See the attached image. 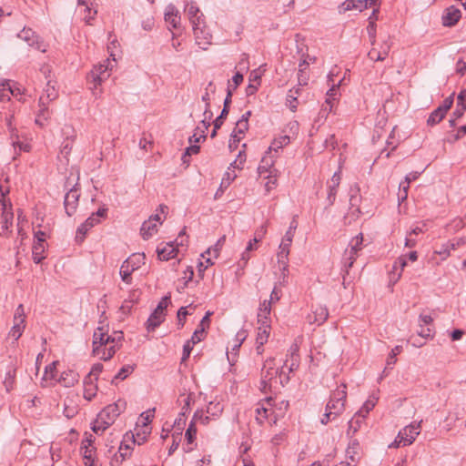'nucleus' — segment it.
<instances>
[{"label":"nucleus","instance_id":"64","mask_svg":"<svg viewBox=\"0 0 466 466\" xmlns=\"http://www.w3.org/2000/svg\"><path fill=\"white\" fill-rule=\"evenodd\" d=\"M457 106L466 108V89L461 90L457 96Z\"/></svg>","mask_w":466,"mask_h":466},{"label":"nucleus","instance_id":"2","mask_svg":"<svg viewBox=\"0 0 466 466\" xmlns=\"http://www.w3.org/2000/svg\"><path fill=\"white\" fill-rule=\"evenodd\" d=\"M280 376V371L276 366L275 359L269 358L265 360L261 370L260 390L267 393L271 390L273 381L277 383V376Z\"/></svg>","mask_w":466,"mask_h":466},{"label":"nucleus","instance_id":"53","mask_svg":"<svg viewBox=\"0 0 466 466\" xmlns=\"http://www.w3.org/2000/svg\"><path fill=\"white\" fill-rule=\"evenodd\" d=\"M228 109L223 108L220 115L214 120L213 125L215 126V129H219L224 123V120L227 118L228 115Z\"/></svg>","mask_w":466,"mask_h":466},{"label":"nucleus","instance_id":"61","mask_svg":"<svg viewBox=\"0 0 466 466\" xmlns=\"http://www.w3.org/2000/svg\"><path fill=\"white\" fill-rule=\"evenodd\" d=\"M191 344H192V342H190L188 340L184 344L183 354H182V358H181L182 362L186 361L189 358L190 353L193 349Z\"/></svg>","mask_w":466,"mask_h":466},{"label":"nucleus","instance_id":"32","mask_svg":"<svg viewBox=\"0 0 466 466\" xmlns=\"http://www.w3.org/2000/svg\"><path fill=\"white\" fill-rule=\"evenodd\" d=\"M363 235L362 233L358 234L350 242V249H346V252L359 256V252L362 249Z\"/></svg>","mask_w":466,"mask_h":466},{"label":"nucleus","instance_id":"54","mask_svg":"<svg viewBox=\"0 0 466 466\" xmlns=\"http://www.w3.org/2000/svg\"><path fill=\"white\" fill-rule=\"evenodd\" d=\"M453 104V95H451L450 96L446 97L441 105H440L437 108L441 109V112H443L445 115L448 112V110L451 107Z\"/></svg>","mask_w":466,"mask_h":466},{"label":"nucleus","instance_id":"48","mask_svg":"<svg viewBox=\"0 0 466 466\" xmlns=\"http://www.w3.org/2000/svg\"><path fill=\"white\" fill-rule=\"evenodd\" d=\"M357 258L358 257H356V255L350 254L346 251L344 252L343 266H344V270H345L346 274H349V269L350 268H352Z\"/></svg>","mask_w":466,"mask_h":466},{"label":"nucleus","instance_id":"14","mask_svg":"<svg viewBox=\"0 0 466 466\" xmlns=\"http://www.w3.org/2000/svg\"><path fill=\"white\" fill-rule=\"evenodd\" d=\"M63 134L66 136V138L62 143L60 153L64 156V157L67 158L72 151L73 143L76 134L71 126H65L63 128Z\"/></svg>","mask_w":466,"mask_h":466},{"label":"nucleus","instance_id":"63","mask_svg":"<svg viewBox=\"0 0 466 466\" xmlns=\"http://www.w3.org/2000/svg\"><path fill=\"white\" fill-rule=\"evenodd\" d=\"M85 12L86 15H85L84 19L87 25H91V21L95 18L97 11L92 10L87 5H86Z\"/></svg>","mask_w":466,"mask_h":466},{"label":"nucleus","instance_id":"58","mask_svg":"<svg viewBox=\"0 0 466 466\" xmlns=\"http://www.w3.org/2000/svg\"><path fill=\"white\" fill-rule=\"evenodd\" d=\"M337 190H338V187H332L331 186H328V197H327L328 207H330L334 204L335 199H336Z\"/></svg>","mask_w":466,"mask_h":466},{"label":"nucleus","instance_id":"55","mask_svg":"<svg viewBox=\"0 0 466 466\" xmlns=\"http://www.w3.org/2000/svg\"><path fill=\"white\" fill-rule=\"evenodd\" d=\"M205 330L204 329H200L199 327L194 331L191 339L188 340L192 342V344H196L201 341L204 339Z\"/></svg>","mask_w":466,"mask_h":466},{"label":"nucleus","instance_id":"36","mask_svg":"<svg viewBox=\"0 0 466 466\" xmlns=\"http://www.w3.org/2000/svg\"><path fill=\"white\" fill-rule=\"evenodd\" d=\"M309 67V63L306 60H303L299 65V72H298V81L299 86H306L308 84L309 76L306 73V70Z\"/></svg>","mask_w":466,"mask_h":466},{"label":"nucleus","instance_id":"25","mask_svg":"<svg viewBox=\"0 0 466 466\" xmlns=\"http://www.w3.org/2000/svg\"><path fill=\"white\" fill-rule=\"evenodd\" d=\"M157 252L160 260H168L177 255V248L173 242H170L163 248L157 247Z\"/></svg>","mask_w":466,"mask_h":466},{"label":"nucleus","instance_id":"52","mask_svg":"<svg viewBox=\"0 0 466 466\" xmlns=\"http://www.w3.org/2000/svg\"><path fill=\"white\" fill-rule=\"evenodd\" d=\"M3 91H8L12 96H18L22 94L21 89L15 85L11 86L9 81L5 80L2 83Z\"/></svg>","mask_w":466,"mask_h":466},{"label":"nucleus","instance_id":"17","mask_svg":"<svg viewBox=\"0 0 466 466\" xmlns=\"http://www.w3.org/2000/svg\"><path fill=\"white\" fill-rule=\"evenodd\" d=\"M38 106L39 110L36 114L35 122L39 127H44L48 122V120L51 118L52 112L47 107L44 96H40Z\"/></svg>","mask_w":466,"mask_h":466},{"label":"nucleus","instance_id":"7","mask_svg":"<svg viewBox=\"0 0 466 466\" xmlns=\"http://www.w3.org/2000/svg\"><path fill=\"white\" fill-rule=\"evenodd\" d=\"M297 227L298 223L295 219H293L279 247V252L277 254L278 263L280 265H284V267L287 266V258L289 255V248L291 246L294 238V232Z\"/></svg>","mask_w":466,"mask_h":466},{"label":"nucleus","instance_id":"40","mask_svg":"<svg viewBox=\"0 0 466 466\" xmlns=\"http://www.w3.org/2000/svg\"><path fill=\"white\" fill-rule=\"evenodd\" d=\"M378 398H375L373 400H368L361 409L355 414V417H362L365 418L366 414H368L376 405V400Z\"/></svg>","mask_w":466,"mask_h":466},{"label":"nucleus","instance_id":"50","mask_svg":"<svg viewBox=\"0 0 466 466\" xmlns=\"http://www.w3.org/2000/svg\"><path fill=\"white\" fill-rule=\"evenodd\" d=\"M367 32L370 37V42L372 46L376 43V24L371 17H369V25L367 26Z\"/></svg>","mask_w":466,"mask_h":466},{"label":"nucleus","instance_id":"21","mask_svg":"<svg viewBox=\"0 0 466 466\" xmlns=\"http://www.w3.org/2000/svg\"><path fill=\"white\" fill-rule=\"evenodd\" d=\"M198 419L201 420L203 421V423L208 422V416L203 418V415L199 414L198 411L195 412L193 419H192L190 424L188 425V428L187 429L186 434H185L186 439L188 443H192L194 441V440L196 439L197 428H196L195 423Z\"/></svg>","mask_w":466,"mask_h":466},{"label":"nucleus","instance_id":"18","mask_svg":"<svg viewBox=\"0 0 466 466\" xmlns=\"http://www.w3.org/2000/svg\"><path fill=\"white\" fill-rule=\"evenodd\" d=\"M368 8V0H346L339 7V14L347 11L357 10L361 12Z\"/></svg>","mask_w":466,"mask_h":466},{"label":"nucleus","instance_id":"59","mask_svg":"<svg viewBox=\"0 0 466 466\" xmlns=\"http://www.w3.org/2000/svg\"><path fill=\"white\" fill-rule=\"evenodd\" d=\"M103 370V365L101 363H96L93 365L90 372L86 376H91V379L94 380H97L98 375Z\"/></svg>","mask_w":466,"mask_h":466},{"label":"nucleus","instance_id":"60","mask_svg":"<svg viewBox=\"0 0 466 466\" xmlns=\"http://www.w3.org/2000/svg\"><path fill=\"white\" fill-rule=\"evenodd\" d=\"M155 409L148 410L146 412H143L140 417L143 420L142 423L145 427H147V425L150 423L152 418L154 417Z\"/></svg>","mask_w":466,"mask_h":466},{"label":"nucleus","instance_id":"4","mask_svg":"<svg viewBox=\"0 0 466 466\" xmlns=\"http://www.w3.org/2000/svg\"><path fill=\"white\" fill-rule=\"evenodd\" d=\"M169 303V295L164 296L161 299L157 308L150 314L149 318L147 320L146 327L147 331H154L157 327H159L164 322L166 319V310Z\"/></svg>","mask_w":466,"mask_h":466},{"label":"nucleus","instance_id":"46","mask_svg":"<svg viewBox=\"0 0 466 466\" xmlns=\"http://www.w3.org/2000/svg\"><path fill=\"white\" fill-rule=\"evenodd\" d=\"M402 350V347L401 346H396L394 349L391 350V352L389 354L388 358H387V366L384 370V371L391 367L392 365H394L397 361V359H396V356L398 354H400Z\"/></svg>","mask_w":466,"mask_h":466},{"label":"nucleus","instance_id":"5","mask_svg":"<svg viewBox=\"0 0 466 466\" xmlns=\"http://www.w3.org/2000/svg\"><path fill=\"white\" fill-rule=\"evenodd\" d=\"M145 263V255L137 253L127 258L120 267V277L121 279L127 283L131 284L132 278L131 274L138 269L142 264Z\"/></svg>","mask_w":466,"mask_h":466},{"label":"nucleus","instance_id":"37","mask_svg":"<svg viewBox=\"0 0 466 466\" xmlns=\"http://www.w3.org/2000/svg\"><path fill=\"white\" fill-rule=\"evenodd\" d=\"M274 165V160H273V157L269 156L268 152H267V155H265L262 159H261V162L258 167V171L259 173V175H262L263 173H267V172H269L270 168L273 167Z\"/></svg>","mask_w":466,"mask_h":466},{"label":"nucleus","instance_id":"10","mask_svg":"<svg viewBox=\"0 0 466 466\" xmlns=\"http://www.w3.org/2000/svg\"><path fill=\"white\" fill-rule=\"evenodd\" d=\"M299 349L297 345L290 348V364L289 365V360H287L280 370V384L284 385L289 380V377L285 375V369H288L289 372H292L299 368V355L298 353Z\"/></svg>","mask_w":466,"mask_h":466},{"label":"nucleus","instance_id":"57","mask_svg":"<svg viewBox=\"0 0 466 466\" xmlns=\"http://www.w3.org/2000/svg\"><path fill=\"white\" fill-rule=\"evenodd\" d=\"M185 415H186L185 411H182L179 414V418H177L174 422V427L176 428L177 431H178V432H177L178 435H181V431L186 423Z\"/></svg>","mask_w":466,"mask_h":466},{"label":"nucleus","instance_id":"31","mask_svg":"<svg viewBox=\"0 0 466 466\" xmlns=\"http://www.w3.org/2000/svg\"><path fill=\"white\" fill-rule=\"evenodd\" d=\"M157 232V225L151 220H147L142 224L140 228L141 236L144 239L150 238L154 234Z\"/></svg>","mask_w":466,"mask_h":466},{"label":"nucleus","instance_id":"38","mask_svg":"<svg viewBox=\"0 0 466 466\" xmlns=\"http://www.w3.org/2000/svg\"><path fill=\"white\" fill-rule=\"evenodd\" d=\"M312 312L314 314V322H318L319 325L324 323L329 317L328 309L323 306L316 307Z\"/></svg>","mask_w":466,"mask_h":466},{"label":"nucleus","instance_id":"45","mask_svg":"<svg viewBox=\"0 0 466 466\" xmlns=\"http://www.w3.org/2000/svg\"><path fill=\"white\" fill-rule=\"evenodd\" d=\"M108 345H109V347L106 346L103 348L100 355H96L103 360H110L116 353V347H115L114 343L108 344Z\"/></svg>","mask_w":466,"mask_h":466},{"label":"nucleus","instance_id":"13","mask_svg":"<svg viewBox=\"0 0 466 466\" xmlns=\"http://www.w3.org/2000/svg\"><path fill=\"white\" fill-rule=\"evenodd\" d=\"M80 194L78 188L75 186L65 196L64 205L66 214L71 217L76 210Z\"/></svg>","mask_w":466,"mask_h":466},{"label":"nucleus","instance_id":"20","mask_svg":"<svg viewBox=\"0 0 466 466\" xmlns=\"http://www.w3.org/2000/svg\"><path fill=\"white\" fill-rule=\"evenodd\" d=\"M0 204L2 206V215H1V229L4 233L9 228V226L12 225L13 220V213L11 211L7 210V206L9 205L11 207V203L9 200L3 199L0 200Z\"/></svg>","mask_w":466,"mask_h":466},{"label":"nucleus","instance_id":"28","mask_svg":"<svg viewBox=\"0 0 466 466\" xmlns=\"http://www.w3.org/2000/svg\"><path fill=\"white\" fill-rule=\"evenodd\" d=\"M15 374H16V368H15V366L13 363H11L7 367V370H6V372H5V380H4V382H3L4 386L5 388V390L7 392L11 391L15 388Z\"/></svg>","mask_w":466,"mask_h":466},{"label":"nucleus","instance_id":"44","mask_svg":"<svg viewBox=\"0 0 466 466\" xmlns=\"http://www.w3.org/2000/svg\"><path fill=\"white\" fill-rule=\"evenodd\" d=\"M290 139L289 136H282L279 139H275L272 142V146L268 148V154L271 153V150L274 149L275 152L278 151L279 148H281L283 146H286L289 143Z\"/></svg>","mask_w":466,"mask_h":466},{"label":"nucleus","instance_id":"51","mask_svg":"<svg viewBox=\"0 0 466 466\" xmlns=\"http://www.w3.org/2000/svg\"><path fill=\"white\" fill-rule=\"evenodd\" d=\"M188 312L187 310V307H181L177 310V329H182L186 323L187 316Z\"/></svg>","mask_w":466,"mask_h":466},{"label":"nucleus","instance_id":"15","mask_svg":"<svg viewBox=\"0 0 466 466\" xmlns=\"http://www.w3.org/2000/svg\"><path fill=\"white\" fill-rule=\"evenodd\" d=\"M390 48V42L389 40L383 41V43L380 46V48L374 46L369 51L368 57L375 62L384 61L388 56Z\"/></svg>","mask_w":466,"mask_h":466},{"label":"nucleus","instance_id":"29","mask_svg":"<svg viewBox=\"0 0 466 466\" xmlns=\"http://www.w3.org/2000/svg\"><path fill=\"white\" fill-rule=\"evenodd\" d=\"M360 446L357 440H351L346 450V456L352 462H358L360 460Z\"/></svg>","mask_w":466,"mask_h":466},{"label":"nucleus","instance_id":"9","mask_svg":"<svg viewBox=\"0 0 466 466\" xmlns=\"http://www.w3.org/2000/svg\"><path fill=\"white\" fill-rule=\"evenodd\" d=\"M113 343H115V338L108 335L107 329L106 330L104 327H98L93 334L94 355H100L104 347Z\"/></svg>","mask_w":466,"mask_h":466},{"label":"nucleus","instance_id":"62","mask_svg":"<svg viewBox=\"0 0 466 466\" xmlns=\"http://www.w3.org/2000/svg\"><path fill=\"white\" fill-rule=\"evenodd\" d=\"M118 453L122 460H125L126 458L129 457L130 452V446L125 443H121L118 449Z\"/></svg>","mask_w":466,"mask_h":466},{"label":"nucleus","instance_id":"16","mask_svg":"<svg viewBox=\"0 0 466 466\" xmlns=\"http://www.w3.org/2000/svg\"><path fill=\"white\" fill-rule=\"evenodd\" d=\"M185 12L188 16L193 29L205 22L203 14L194 3L187 4L186 5Z\"/></svg>","mask_w":466,"mask_h":466},{"label":"nucleus","instance_id":"30","mask_svg":"<svg viewBox=\"0 0 466 466\" xmlns=\"http://www.w3.org/2000/svg\"><path fill=\"white\" fill-rule=\"evenodd\" d=\"M79 376L73 370L65 371L59 378V382L65 387H73L78 381Z\"/></svg>","mask_w":466,"mask_h":466},{"label":"nucleus","instance_id":"24","mask_svg":"<svg viewBox=\"0 0 466 466\" xmlns=\"http://www.w3.org/2000/svg\"><path fill=\"white\" fill-rule=\"evenodd\" d=\"M17 36L24 40L25 42H26L28 44V46H35L37 48V49H41V45L39 44L38 40H37V35H35V33L31 29V28H24L18 35Z\"/></svg>","mask_w":466,"mask_h":466},{"label":"nucleus","instance_id":"19","mask_svg":"<svg viewBox=\"0 0 466 466\" xmlns=\"http://www.w3.org/2000/svg\"><path fill=\"white\" fill-rule=\"evenodd\" d=\"M461 16V10L451 5L446 8L442 15V24L445 26H452L460 20Z\"/></svg>","mask_w":466,"mask_h":466},{"label":"nucleus","instance_id":"39","mask_svg":"<svg viewBox=\"0 0 466 466\" xmlns=\"http://www.w3.org/2000/svg\"><path fill=\"white\" fill-rule=\"evenodd\" d=\"M135 370V365H125L123 366L119 371L116 374V376L112 380V383H115V380H123L127 378Z\"/></svg>","mask_w":466,"mask_h":466},{"label":"nucleus","instance_id":"49","mask_svg":"<svg viewBox=\"0 0 466 466\" xmlns=\"http://www.w3.org/2000/svg\"><path fill=\"white\" fill-rule=\"evenodd\" d=\"M57 92L56 91L54 86L50 85V81H48L46 85V88L45 89V102L53 101L57 98Z\"/></svg>","mask_w":466,"mask_h":466},{"label":"nucleus","instance_id":"34","mask_svg":"<svg viewBox=\"0 0 466 466\" xmlns=\"http://www.w3.org/2000/svg\"><path fill=\"white\" fill-rule=\"evenodd\" d=\"M45 253V243H34L32 248L33 260L35 263L39 264L46 258Z\"/></svg>","mask_w":466,"mask_h":466},{"label":"nucleus","instance_id":"43","mask_svg":"<svg viewBox=\"0 0 466 466\" xmlns=\"http://www.w3.org/2000/svg\"><path fill=\"white\" fill-rule=\"evenodd\" d=\"M444 116H445V114L443 112H441V109L436 108L430 115V116L427 120V124L429 126H434V125L440 123L444 118Z\"/></svg>","mask_w":466,"mask_h":466},{"label":"nucleus","instance_id":"11","mask_svg":"<svg viewBox=\"0 0 466 466\" xmlns=\"http://www.w3.org/2000/svg\"><path fill=\"white\" fill-rule=\"evenodd\" d=\"M196 44L203 50H207L211 45L212 35L207 28L205 22L193 29Z\"/></svg>","mask_w":466,"mask_h":466},{"label":"nucleus","instance_id":"42","mask_svg":"<svg viewBox=\"0 0 466 466\" xmlns=\"http://www.w3.org/2000/svg\"><path fill=\"white\" fill-rule=\"evenodd\" d=\"M350 208H356L355 210L353 211V213L354 212L360 213V210L359 208V202L360 200V196L359 195V189L358 188H350Z\"/></svg>","mask_w":466,"mask_h":466},{"label":"nucleus","instance_id":"3","mask_svg":"<svg viewBox=\"0 0 466 466\" xmlns=\"http://www.w3.org/2000/svg\"><path fill=\"white\" fill-rule=\"evenodd\" d=\"M110 57H112V59H106L103 63H100L98 66H96L94 69L90 72L88 79L92 78V82L94 83V86L90 87L91 89H96L98 86L102 84V82H104L109 77L110 74L108 71L112 70L113 66L116 63V60L113 53H110Z\"/></svg>","mask_w":466,"mask_h":466},{"label":"nucleus","instance_id":"27","mask_svg":"<svg viewBox=\"0 0 466 466\" xmlns=\"http://www.w3.org/2000/svg\"><path fill=\"white\" fill-rule=\"evenodd\" d=\"M96 380L91 379V376H86L84 379V398L87 400H91L97 391Z\"/></svg>","mask_w":466,"mask_h":466},{"label":"nucleus","instance_id":"26","mask_svg":"<svg viewBox=\"0 0 466 466\" xmlns=\"http://www.w3.org/2000/svg\"><path fill=\"white\" fill-rule=\"evenodd\" d=\"M271 310V304L270 301L264 300L262 303H260L258 312V322L260 325L264 324H269V314Z\"/></svg>","mask_w":466,"mask_h":466},{"label":"nucleus","instance_id":"6","mask_svg":"<svg viewBox=\"0 0 466 466\" xmlns=\"http://www.w3.org/2000/svg\"><path fill=\"white\" fill-rule=\"evenodd\" d=\"M346 384H341L330 394L329 400L327 403V410H334V418L340 415L345 410V402L347 398Z\"/></svg>","mask_w":466,"mask_h":466},{"label":"nucleus","instance_id":"22","mask_svg":"<svg viewBox=\"0 0 466 466\" xmlns=\"http://www.w3.org/2000/svg\"><path fill=\"white\" fill-rule=\"evenodd\" d=\"M270 332V324L260 325L258 329V335L256 339L257 351L260 354L263 350V345L268 341Z\"/></svg>","mask_w":466,"mask_h":466},{"label":"nucleus","instance_id":"12","mask_svg":"<svg viewBox=\"0 0 466 466\" xmlns=\"http://www.w3.org/2000/svg\"><path fill=\"white\" fill-rule=\"evenodd\" d=\"M421 421L418 423H411L403 428L398 434L397 438H400V442H403V446L410 445L420 434Z\"/></svg>","mask_w":466,"mask_h":466},{"label":"nucleus","instance_id":"35","mask_svg":"<svg viewBox=\"0 0 466 466\" xmlns=\"http://www.w3.org/2000/svg\"><path fill=\"white\" fill-rule=\"evenodd\" d=\"M299 88H293L290 89L287 95L286 98V105L289 107V109L292 112H295L298 107V98L297 96L299 95Z\"/></svg>","mask_w":466,"mask_h":466},{"label":"nucleus","instance_id":"23","mask_svg":"<svg viewBox=\"0 0 466 466\" xmlns=\"http://www.w3.org/2000/svg\"><path fill=\"white\" fill-rule=\"evenodd\" d=\"M165 20L173 28H178L180 24V16L178 15V11L174 5H169L167 6L165 12Z\"/></svg>","mask_w":466,"mask_h":466},{"label":"nucleus","instance_id":"41","mask_svg":"<svg viewBox=\"0 0 466 466\" xmlns=\"http://www.w3.org/2000/svg\"><path fill=\"white\" fill-rule=\"evenodd\" d=\"M248 129V123L247 121L238 119L236 127L231 134V137H240L239 135H244Z\"/></svg>","mask_w":466,"mask_h":466},{"label":"nucleus","instance_id":"33","mask_svg":"<svg viewBox=\"0 0 466 466\" xmlns=\"http://www.w3.org/2000/svg\"><path fill=\"white\" fill-rule=\"evenodd\" d=\"M81 451L83 453L84 463L86 466H95L94 454L96 448H89L88 446H81Z\"/></svg>","mask_w":466,"mask_h":466},{"label":"nucleus","instance_id":"56","mask_svg":"<svg viewBox=\"0 0 466 466\" xmlns=\"http://www.w3.org/2000/svg\"><path fill=\"white\" fill-rule=\"evenodd\" d=\"M199 146L192 144L188 147H187L186 152L182 156L183 163L187 162V160H185V157H190L192 155L198 154L199 152Z\"/></svg>","mask_w":466,"mask_h":466},{"label":"nucleus","instance_id":"1","mask_svg":"<svg viewBox=\"0 0 466 466\" xmlns=\"http://www.w3.org/2000/svg\"><path fill=\"white\" fill-rule=\"evenodd\" d=\"M127 403L125 400H118L113 404H109L105 407L98 414H97V421L103 424L102 431H106L109 426H111L116 419L126 409Z\"/></svg>","mask_w":466,"mask_h":466},{"label":"nucleus","instance_id":"47","mask_svg":"<svg viewBox=\"0 0 466 466\" xmlns=\"http://www.w3.org/2000/svg\"><path fill=\"white\" fill-rule=\"evenodd\" d=\"M24 328V323H20V321H15V324L9 332V336L12 337L15 340H17L21 337Z\"/></svg>","mask_w":466,"mask_h":466},{"label":"nucleus","instance_id":"8","mask_svg":"<svg viewBox=\"0 0 466 466\" xmlns=\"http://www.w3.org/2000/svg\"><path fill=\"white\" fill-rule=\"evenodd\" d=\"M107 210V208L104 205L99 208L96 213H92L91 216L77 228L76 236V241L82 242L88 230L100 222V218L106 217Z\"/></svg>","mask_w":466,"mask_h":466}]
</instances>
